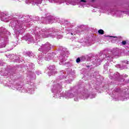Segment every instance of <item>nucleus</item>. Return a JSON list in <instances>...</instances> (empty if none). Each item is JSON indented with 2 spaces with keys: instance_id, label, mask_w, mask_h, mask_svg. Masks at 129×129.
<instances>
[{
  "instance_id": "nucleus-1",
  "label": "nucleus",
  "mask_w": 129,
  "mask_h": 129,
  "mask_svg": "<svg viewBox=\"0 0 129 129\" xmlns=\"http://www.w3.org/2000/svg\"><path fill=\"white\" fill-rule=\"evenodd\" d=\"M98 33L101 35H103V34H104V31L102 29H100L98 31Z\"/></svg>"
},
{
  "instance_id": "nucleus-2",
  "label": "nucleus",
  "mask_w": 129,
  "mask_h": 129,
  "mask_svg": "<svg viewBox=\"0 0 129 129\" xmlns=\"http://www.w3.org/2000/svg\"><path fill=\"white\" fill-rule=\"evenodd\" d=\"M80 61H81L80 58L78 57V58H77V59H76L77 63H79V62H80Z\"/></svg>"
},
{
  "instance_id": "nucleus-3",
  "label": "nucleus",
  "mask_w": 129,
  "mask_h": 129,
  "mask_svg": "<svg viewBox=\"0 0 129 129\" xmlns=\"http://www.w3.org/2000/svg\"><path fill=\"white\" fill-rule=\"evenodd\" d=\"M122 45H125L126 44V41H122L121 42Z\"/></svg>"
},
{
  "instance_id": "nucleus-4",
  "label": "nucleus",
  "mask_w": 129,
  "mask_h": 129,
  "mask_svg": "<svg viewBox=\"0 0 129 129\" xmlns=\"http://www.w3.org/2000/svg\"><path fill=\"white\" fill-rule=\"evenodd\" d=\"M81 2H82L83 3H86V1H85V0H81Z\"/></svg>"
},
{
  "instance_id": "nucleus-5",
  "label": "nucleus",
  "mask_w": 129,
  "mask_h": 129,
  "mask_svg": "<svg viewBox=\"0 0 129 129\" xmlns=\"http://www.w3.org/2000/svg\"><path fill=\"white\" fill-rule=\"evenodd\" d=\"M107 37H111V38H116V37L107 36Z\"/></svg>"
},
{
  "instance_id": "nucleus-6",
  "label": "nucleus",
  "mask_w": 129,
  "mask_h": 129,
  "mask_svg": "<svg viewBox=\"0 0 129 129\" xmlns=\"http://www.w3.org/2000/svg\"><path fill=\"white\" fill-rule=\"evenodd\" d=\"M87 67H88V68H89V67H90V66H87Z\"/></svg>"
},
{
  "instance_id": "nucleus-7",
  "label": "nucleus",
  "mask_w": 129,
  "mask_h": 129,
  "mask_svg": "<svg viewBox=\"0 0 129 129\" xmlns=\"http://www.w3.org/2000/svg\"><path fill=\"white\" fill-rule=\"evenodd\" d=\"M94 1H95V0H92V1H93V2H94Z\"/></svg>"
},
{
  "instance_id": "nucleus-8",
  "label": "nucleus",
  "mask_w": 129,
  "mask_h": 129,
  "mask_svg": "<svg viewBox=\"0 0 129 129\" xmlns=\"http://www.w3.org/2000/svg\"><path fill=\"white\" fill-rule=\"evenodd\" d=\"M71 35H73V33H71Z\"/></svg>"
},
{
  "instance_id": "nucleus-9",
  "label": "nucleus",
  "mask_w": 129,
  "mask_h": 129,
  "mask_svg": "<svg viewBox=\"0 0 129 129\" xmlns=\"http://www.w3.org/2000/svg\"><path fill=\"white\" fill-rule=\"evenodd\" d=\"M105 37H106V35H104Z\"/></svg>"
}]
</instances>
